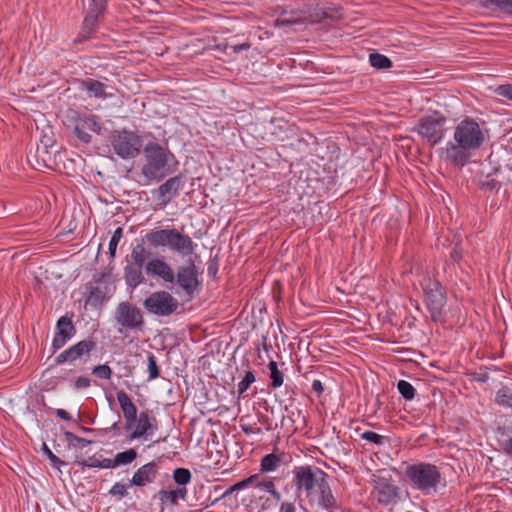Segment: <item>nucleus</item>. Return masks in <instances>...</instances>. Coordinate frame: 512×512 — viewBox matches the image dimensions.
<instances>
[{"mask_svg":"<svg viewBox=\"0 0 512 512\" xmlns=\"http://www.w3.org/2000/svg\"><path fill=\"white\" fill-rule=\"evenodd\" d=\"M485 140L480 125L471 118L463 119L454 131V141L439 150L440 156L445 155L452 165L463 167L470 158V151L477 150Z\"/></svg>","mask_w":512,"mask_h":512,"instance_id":"1","label":"nucleus"},{"mask_svg":"<svg viewBox=\"0 0 512 512\" xmlns=\"http://www.w3.org/2000/svg\"><path fill=\"white\" fill-rule=\"evenodd\" d=\"M143 241L151 248H168L182 257L191 256L195 253L197 247V244L188 234H184L175 228L152 229L144 235Z\"/></svg>","mask_w":512,"mask_h":512,"instance_id":"2","label":"nucleus"},{"mask_svg":"<svg viewBox=\"0 0 512 512\" xmlns=\"http://www.w3.org/2000/svg\"><path fill=\"white\" fill-rule=\"evenodd\" d=\"M144 155L146 163L141 171L148 180L161 181L172 173L168 167V158L174 156L168 149L156 142H149L144 147Z\"/></svg>","mask_w":512,"mask_h":512,"instance_id":"3","label":"nucleus"},{"mask_svg":"<svg viewBox=\"0 0 512 512\" xmlns=\"http://www.w3.org/2000/svg\"><path fill=\"white\" fill-rule=\"evenodd\" d=\"M405 474L412 486L424 494L435 492L442 479L439 468L425 462L409 465Z\"/></svg>","mask_w":512,"mask_h":512,"instance_id":"4","label":"nucleus"},{"mask_svg":"<svg viewBox=\"0 0 512 512\" xmlns=\"http://www.w3.org/2000/svg\"><path fill=\"white\" fill-rule=\"evenodd\" d=\"M424 300L430 317L435 323H443L446 317V290L438 279L427 277L422 282Z\"/></svg>","mask_w":512,"mask_h":512,"instance_id":"5","label":"nucleus"},{"mask_svg":"<svg viewBox=\"0 0 512 512\" xmlns=\"http://www.w3.org/2000/svg\"><path fill=\"white\" fill-rule=\"evenodd\" d=\"M447 118L438 112L420 118L417 124L411 129L417 133L423 142L429 146H436L445 137Z\"/></svg>","mask_w":512,"mask_h":512,"instance_id":"6","label":"nucleus"},{"mask_svg":"<svg viewBox=\"0 0 512 512\" xmlns=\"http://www.w3.org/2000/svg\"><path fill=\"white\" fill-rule=\"evenodd\" d=\"M110 143L114 152L122 159L135 158L141 152L142 140L140 136L127 129L112 131Z\"/></svg>","mask_w":512,"mask_h":512,"instance_id":"7","label":"nucleus"},{"mask_svg":"<svg viewBox=\"0 0 512 512\" xmlns=\"http://www.w3.org/2000/svg\"><path fill=\"white\" fill-rule=\"evenodd\" d=\"M114 319L119 326V333H123V330L142 331L145 326L143 312L129 301L118 303L114 311Z\"/></svg>","mask_w":512,"mask_h":512,"instance_id":"8","label":"nucleus"},{"mask_svg":"<svg viewBox=\"0 0 512 512\" xmlns=\"http://www.w3.org/2000/svg\"><path fill=\"white\" fill-rule=\"evenodd\" d=\"M145 310L159 317H167L177 313L178 300L168 291L160 290L151 293L143 301Z\"/></svg>","mask_w":512,"mask_h":512,"instance_id":"9","label":"nucleus"},{"mask_svg":"<svg viewBox=\"0 0 512 512\" xmlns=\"http://www.w3.org/2000/svg\"><path fill=\"white\" fill-rule=\"evenodd\" d=\"M294 473V485L298 493L304 492L306 497L313 492L321 480L328 478L327 473L318 467L309 465L296 467Z\"/></svg>","mask_w":512,"mask_h":512,"instance_id":"10","label":"nucleus"},{"mask_svg":"<svg viewBox=\"0 0 512 512\" xmlns=\"http://www.w3.org/2000/svg\"><path fill=\"white\" fill-rule=\"evenodd\" d=\"M96 348L97 341L93 337H88L75 343L57 355L54 363L56 365H61L66 362L73 363L77 360L86 362L89 360L91 353L95 351Z\"/></svg>","mask_w":512,"mask_h":512,"instance_id":"11","label":"nucleus"},{"mask_svg":"<svg viewBox=\"0 0 512 512\" xmlns=\"http://www.w3.org/2000/svg\"><path fill=\"white\" fill-rule=\"evenodd\" d=\"M175 283L182 289L188 299L194 297L200 282L197 267L192 259H189L186 265L178 267L177 273H175Z\"/></svg>","mask_w":512,"mask_h":512,"instance_id":"12","label":"nucleus"},{"mask_svg":"<svg viewBox=\"0 0 512 512\" xmlns=\"http://www.w3.org/2000/svg\"><path fill=\"white\" fill-rule=\"evenodd\" d=\"M308 504L311 508L321 507L329 512L337 507V501L332 493L330 485L325 479L321 480L319 485L314 489L313 492L307 496Z\"/></svg>","mask_w":512,"mask_h":512,"instance_id":"13","label":"nucleus"},{"mask_svg":"<svg viewBox=\"0 0 512 512\" xmlns=\"http://www.w3.org/2000/svg\"><path fill=\"white\" fill-rule=\"evenodd\" d=\"M75 334L76 327L71 318L68 316L60 317L56 324V333L51 345L53 353L64 347Z\"/></svg>","mask_w":512,"mask_h":512,"instance_id":"14","label":"nucleus"},{"mask_svg":"<svg viewBox=\"0 0 512 512\" xmlns=\"http://www.w3.org/2000/svg\"><path fill=\"white\" fill-rule=\"evenodd\" d=\"M145 272L148 276L157 277L165 283H175V272L163 258L149 260L145 265Z\"/></svg>","mask_w":512,"mask_h":512,"instance_id":"15","label":"nucleus"},{"mask_svg":"<svg viewBox=\"0 0 512 512\" xmlns=\"http://www.w3.org/2000/svg\"><path fill=\"white\" fill-rule=\"evenodd\" d=\"M182 174L169 178L157 189V201L161 206H166L180 191L184 185Z\"/></svg>","mask_w":512,"mask_h":512,"instance_id":"16","label":"nucleus"},{"mask_svg":"<svg viewBox=\"0 0 512 512\" xmlns=\"http://www.w3.org/2000/svg\"><path fill=\"white\" fill-rule=\"evenodd\" d=\"M374 482V492L380 504L387 506L395 501L399 495V488L393 484L391 479L378 477Z\"/></svg>","mask_w":512,"mask_h":512,"instance_id":"17","label":"nucleus"},{"mask_svg":"<svg viewBox=\"0 0 512 512\" xmlns=\"http://www.w3.org/2000/svg\"><path fill=\"white\" fill-rule=\"evenodd\" d=\"M116 398L125 419L124 429L129 432L134 428V424L136 423L137 408L124 390L117 391Z\"/></svg>","mask_w":512,"mask_h":512,"instance_id":"18","label":"nucleus"},{"mask_svg":"<svg viewBox=\"0 0 512 512\" xmlns=\"http://www.w3.org/2000/svg\"><path fill=\"white\" fill-rule=\"evenodd\" d=\"M151 420H154V416H151L148 410L141 411L139 416L136 417L134 428L130 430L128 440L148 439L152 435Z\"/></svg>","mask_w":512,"mask_h":512,"instance_id":"19","label":"nucleus"},{"mask_svg":"<svg viewBox=\"0 0 512 512\" xmlns=\"http://www.w3.org/2000/svg\"><path fill=\"white\" fill-rule=\"evenodd\" d=\"M158 469V465L154 461L141 466L134 473L129 485L143 487L154 482L158 475Z\"/></svg>","mask_w":512,"mask_h":512,"instance_id":"20","label":"nucleus"},{"mask_svg":"<svg viewBox=\"0 0 512 512\" xmlns=\"http://www.w3.org/2000/svg\"><path fill=\"white\" fill-rule=\"evenodd\" d=\"M48 142H43L42 145H37L35 152L29 154V162L37 169L50 168L52 162L51 153L48 151Z\"/></svg>","mask_w":512,"mask_h":512,"instance_id":"21","label":"nucleus"},{"mask_svg":"<svg viewBox=\"0 0 512 512\" xmlns=\"http://www.w3.org/2000/svg\"><path fill=\"white\" fill-rule=\"evenodd\" d=\"M142 268L132 263L124 267V279L128 287L135 289L145 281Z\"/></svg>","mask_w":512,"mask_h":512,"instance_id":"22","label":"nucleus"},{"mask_svg":"<svg viewBox=\"0 0 512 512\" xmlns=\"http://www.w3.org/2000/svg\"><path fill=\"white\" fill-rule=\"evenodd\" d=\"M99 18L97 16H93L89 13L86 14L81 31L78 36L74 39V43H81L91 37V35L96 32Z\"/></svg>","mask_w":512,"mask_h":512,"instance_id":"23","label":"nucleus"},{"mask_svg":"<svg viewBox=\"0 0 512 512\" xmlns=\"http://www.w3.org/2000/svg\"><path fill=\"white\" fill-rule=\"evenodd\" d=\"M478 7L490 12H503L512 15V0H478Z\"/></svg>","mask_w":512,"mask_h":512,"instance_id":"24","label":"nucleus"},{"mask_svg":"<svg viewBox=\"0 0 512 512\" xmlns=\"http://www.w3.org/2000/svg\"><path fill=\"white\" fill-rule=\"evenodd\" d=\"M83 87L86 89L90 97L102 98L112 97V94L105 92V84L94 79H87L82 82Z\"/></svg>","mask_w":512,"mask_h":512,"instance_id":"25","label":"nucleus"},{"mask_svg":"<svg viewBox=\"0 0 512 512\" xmlns=\"http://www.w3.org/2000/svg\"><path fill=\"white\" fill-rule=\"evenodd\" d=\"M106 299L105 292L99 287H90L88 296L85 300V307L90 306L91 308L100 307Z\"/></svg>","mask_w":512,"mask_h":512,"instance_id":"26","label":"nucleus"},{"mask_svg":"<svg viewBox=\"0 0 512 512\" xmlns=\"http://www.w3.org/2000/svg\"><path fill=\"white\" fill-rule=\"evenodd\" d=\"M268 369H269V378L271 380L269 386L271 388H278L283 384L284 381V374L281 370H279L277 362L271 360L268 363Z\"/></svg>","mask_w":512,"mask_h":512,"instance_id":"27","label":"nucleus"},{"mask_svg":"<svg viewBox=\"0 0 512 512\" xmlns=\"http://www.w3.org/2000/svg\"><path fill=\"white\" fill-rule=\"evenodd\" d=\"M150 257V252L145 248L143 244H137L133 247L131 251V259L133 261L132 264L138 266L146 265V260Z\"/></svg>","mask_w":512,"mask_h":512,"instance_id":"28","label":"nucleus"},{"mask_svg":"<svg viewBox=\"0 0 512 512\" xmlns=\"http://www.w3.org/2000/svg\"><path fill=\"white\" fill-rule=\"evenodd\" d=\"M77 121H79L81 126L86 130L92 131L98 135L102 132V124L98 121V117L95 115L79 117Z\"/></svg>","mask_w":512,"mask_h":512,"instance_id":"29","label":"nucleus"},{"mask_svg":"<svg viewBox=\"0 0 512 512\" xmlns=\"http://www.w3.org/2000/svg\"><path fill=\"white\" fill-rule=\"evenodd\" d=\"M281 464V458L279 455L274 453H270L265 455L261 459V471L262 472H272L275 471Z\"/></svg>","mask_w":512,"mask_h":512,"instance_id":"30","label":"nucleus"},{"mask_svg":"<svg viewBox=\"0 0 512 512\" xmlns=\"http://www.w3.org/2000/svg\"><path fill=\"white\" fill-rule=\"evenodd\" d=\"M369 62L376 69H389L393 66L392 61L387 56L378 52L369 55Z\"/></svg>","mask_w":512,"mask_h":512,"instance_id":"31","label":"nucleus"},{"mask_svg":"<svg viewBox=\"0 0 512 512\" xmlns=\"http://www.w3.org/2000/svg\"><path fill=\"white\" fill-rule=\"evenodd\" d=\"M138 454L134 448H130L126 451L119 452L115 455L116 466L119 467L121 465L131 464L136 458Z\"/></svg>","mask_w":512,"mask_h":512,"instance_id":"32","label":"nucleus"},{"mask_svg":"<svg viewBox=\"0 0 512 512\" xmlns=\"http://www.w3.org/2000/svg\"><path fill=\"white\" fill-rule=\"evenodd\" d=\"M63 435L69 447L80 446L81 448H85L86 446L93 443L92 440L79 437L70 431H64Z\"/></svg>","mask_w":512,"mask_h":512,"instance_id":"33","label":"nucleus"},{"mask_svg":"<svg viewBox=\"0 0 512 512\" xmlns=\"http://www.w3.org/2000/svg\"><path fill=\"white\" fill-rule=\"evenodd\" d=\"M173 480L179 486H185L191 481L192 474L187 468H176L173 471Z\"/></svg>","mask_w":512,"mask_h":512,"instance_id":"34","label":"nucleus"},{"mask_svg":"<svg viewBox=\"0 0 512 512\" xmlns=\"http://www.w3.org/2000/svg\"><path fill=\"white\" fill-rule=\"evenodd\" d=\"M397 388L405 400H412L415 397L416 390L408 381L400 380L397 383Z\"/></svg>","mask_w":512,"mask_h":512,"instance_id":"35","label":"nucleus"},{"mask_svg":"<svg viewBox=\"0 0 512 512\" xmlns=\"http://www.w3.org/2000/svg\"><path fill=\"white\" fill-rule=\"evenodd\" d=\"M107 0H90L87 13L101 17L106 9Z\"/></svg>","mask_w":512,"mask_h":512,"instance_id":"36","label":"nucleus"},{"mask_svg":"<svg viewBox=\"0 0 512 512\" xmlns=\"http://www.w3.org/2000/svg\"><path fill=\"white\" fill-rule=\"evenodd\" d=\"M496 402L503 406L512 407V391L507 388H501L496 394Z\"/></svg>","mask_w":512,"mask_h":512,"instance_id":"37","label":"nucleus"},{"mask_svg":"<svg viewBox=\"0 0 512 512\" xmlns=\"http://www.w3.org/2000/svg\"><path fill=\"white\" fill-rule=\"evenodd\" d=\"M162 505L168 504L171 507L177 506V500L173 490L161 489L157 494Z\"/></svg>","mask_w":512,"mask_h":512,"instance_id":"38","label":"nucleus"},{"mask_svg":"<svg viewBox=\"0 0 512 512\" xmlns=\"http://www.w3.org/2000/svg\"><path fill=\"white\" fill-rule=\"evenodd\" d=\"M92 374L100 379L110 380L113 372L109 365L103 364L94 366L92 368Z\"/></svg>","mask_w":512,"mask_h":512,"instance_id":"39","label":"nucleus"},{"mask_svg":"<svg viewBox=\"0 0 512 512\" xmlns=\"http://www.w3.org/2000/svg\"><path fill=\"white\" fill-rule=\"evenodd\" d=\"M123 237V229L121 227H118L111 239H110V242H109V255L111 258H114L115 257V254H116V249H117V246H118V243L119 241L121 240V238Z\"/></svg>","mask_w":512,"mask_h":512,"instance_id":"40","label":"nucleus"},{"mask_svg":"<svg viewBox=\"0 0 512 512\" xmlns=\"http://www.w3.org/2000/svg\"><path fill=\"white\" fill-rule=\"evenodd\" d=\"M255 382V375L252 371H247L244 378L238 384V395L242 396L252 383Z\"/></svg>","mask_w":512,"mask_h":512,"instance_id":"41","label":"nucleus"},{"mask_svg":"<svg viewBox=\"0 0 512 512\" xmlns=\"http://www.w3.org/2000/svg\"><path fill=\"white\" fill-rule=\"evenodd\" d=\"M148 372L149 380L160 377V370L157 365V359L153 353H148Z\"/></svg>","mask_w":512,"mask_h":512,"instance_id":"42","label":"nucleus"},{"mask_svg":"<svg viewBox=\"0 0 512 512\" xmlns=\"http://www.w3.org/2000/svg\"><path fill=\"white\" fill-rule=\"evenodd\" d=\"M342 17L341 9L337 7H326L321 9V19L337 21Z\"/></svg>","mask_w":512,"mask_h":512,"instance_id":"43","label":"nucleus"},{"mask_svg":"<svg viewBox=\"0 0 512 512\" xmlns=\"http://www.w3.org/2000/svg\"><path fill=\"white\" fill-rule=\"evenodd\" d=\"M74 133L82 143L89 144L91 142V135L84 127L81 126V123H79L77 120L74 127Z\"/></svg>","mask_w":512,"mask_h":512,"instance_id":"44","label":"nucleus"},{"mask_svg":"<svg viewBox=\"0 0 512 512\" xmlns=\"http://www.w3.org/2000/svg\"><path fill=\"white\" fill-rule=\"evenodd\" d=\"M131 485L128 484H122L120 482L115 483L111 489L109 490V494L112 496H116L118 498H123L127 495V489Z\"/></svg>","mask_w":512,"mask_h":512,"instance_id":"45","label":"nucleus"},{"mask_svg":"<svg viewBox=\"0 0 512 512\" xmlns=\"http://www.w3.org/2000/svg\"><path fill=\"white\" fill-rule=\"evenodd\" d=\"M361 438L365 439L369 442H372L376 445H382L385 443V440H386V438L384 436L379 435L373 431H366V432L362 433Z\"/></svg>","mask_w":512,"mask_h":512,"instance_id":"46","label":"nucleus"},{"mask_svg":"<svg viewBox=\"0 0 512 512\" xmlns=\"http://www.w3.org/2000/svg\"><path fill=\"white\" fill-rule=\"evenodd\" d=\"M43 451L50 460L53 467L60 469L62 465H66L64 461H62L60 458H58L44 443L43 444Z\"/></svg>","mask_w":512,"mask_h":512,"instance_id":"47","label":"nucleus"},{"mask_svg":"<svg viewBox=\"0 0 512 512\" xmlns=\"http://www.w3.org/2000/svg\"><path fill=\"white\" fill-rule=\"evenodd\" d=\"M284 409H285V411L288 413V414H287L286 419H287L291 424H294V423H295V421H296V416H297V417H300V416H301V414H302V412H301V410H300V409H298V408H293L291 405H290V406L286 405ZM282 421H285V417L283 418V420H282Z\"/></svg>","mask_w":512,"mask_h":512,"instance_id":"48","label":"nucleus"},{"mask_svg":"<svg viewBox=\"0 0 512 512\" xmlns=\"http://www.w3.org/2000/svg\"><path fill=\"white\" fill-rule=\"evenodd\" d=\"M90 385H91V380L89 377H86V376H79L73 380V386L77 390L87 389L90 387Z\"/></svg>","mask_w":512,"mask_h":512,"instance_id":"49","label":"nucleus"},{"mask_svg":"<svg viewBox=\"0 0 512 512\" xmlns=\"http://www.w3.org/2000/svg\"><path fill=\"white\" fill-rule=\"evenodd\" d=\"M463 256V250L461 248L460 242L455 243L453 249L450 252L449 258L450 261L458 263Z\"/></svg>","mask_w":512,"mask_h":512,"instance_id":"50","label":"nucleus"},{"mask_svg":"<svg viewBox=\"0 0 512 512\" xmlns=\"http://www.w3.org/2000/svg\"><path fill=\"white\" fill-rule=\"evenodd\" d=\"M75 463L80 466H87L90 468H100V465H99L100 459L96 458L95 456H91L88 459L77 460Z\"/></svg>","mask_w":512,"mask_h":512,"instance_id":"51","label":"nucleus"},{"mask_svg":"<svg viewBox=\"0 0 512 512\" xmlns=\"http://www.w3.org/2000/svg\"><path fill=\"white\" fill-rule=\"evenodd\" d=\"M496 93L499 96L512 100V84H504L498 86L496 89Z\"/></svg>","mask_w":512,"mask_h":512,"instance_id":"52","label":"nucleus"},{"mask_svg":"<svg viewBox=\"0 0 512 512\" xmlns=\"http://www.w3.org/2000/svg\"><path fill=\"white\" fill-rule=\"evenodd\" d=\"M259 479V476L257 474L255 475H252L248 478H245L239 482L236 483V488H238V490H241L243 488H246L247 486H249L250 484H253L255 483L257 480Z\"/></svg>","mask_w":512,"mask_h":512,"instance_id":"53","label":"nucleus"},{"mask_svg":"<svg viewBox=\"0 0 512 512\" xmlns=\"http://www.w3.org/2000/svg\"><path fill=\"white\" fill-rule=\"evenodd\" d=\"M255 483L258 488L265 490L267 492H270L275 487V484L272 479H265L262 481L257 480Z\"/></svg>","mask_w":512,"mask_h":512,"instance_id":"54","label":"nucleus"},{"mask_svg":"<svg viewBox=\"0 0 512 512\" xmlns=\"http://www.w3.org/2000/svg\"><path fill=\"white\" fill-rule=\"evenodd\" d=\"M100 468H103V469H109V468H116V462H115V458L113 459H109V458H104L102 460H100Z\"/></svg>","mask_w":512,"mask_h":512,"instance_id":"55","label":"nucleus"},{"mask_svg":"<svg viewBox=\"0 0 512 512\" xmlns=\"http://www.w3.org/2000/svg\"><path fill=\"white\" fill-rule=\"evenodd\" d=\"M173 492L175 494L177 502L179 501V499H181V500H185L186 499L187 489H186L185 486L179 487L177 489H173Z\"/></svg>","mask_w":512,"mask_h":512,"instance_id":"56","label":"nucleus"},{"mask_svg":"<svg viewBox=\"0 0 512 512\" xmlns=\"http://www.w3.org/2000/svg\"><path fill=\"white\" fill-rule=\"evenodd\" d=\"M280 512H296V507L292 502H284L280 506Z\"/></svg>","mask_w":512,"mask_h":512,"instance_id":"57","label":"nucleus"},{"mask_svg":"<svg viewBox=\"0 0 512 512\" xmlns=\"http://www.w3.org/2000/svg\"><path fill=\"white\" fill-rule=\"evenodd\" d=\"M312 390L318 396H320L323 393V391H324V387L322 385V382L320 380H314L313 383H312Z\"/></svg>","mask_w":512,"mask_h":512,"instance_id":"58","label":"nucleus"},{"mask_svg":"<svg viewBox=\"0 0 512 512\" xmlns=\"http://www.w3.org/2000/svg\"><path fill=\"white\" fill-rule=\"evenodd\" d=\"M55 414L65 421H70L72 419L71 415L64 409H56Z\"/></svg>","mask_w":512,"mask_h":512,"instance_id":"59","label":"nucleus"},{"mask_svg":"<svg viewBox=\"0 0 512 512\" xmlns=\"http://www.w3.org/2000/svg\"><path fill=\"white\" fill-rule=\"evenodd\" d=\"M505 453L512 457V437L503 443Z\"/></svg>","mask_w":512,"mask_h":512,"instance_id":"60","label":"nucleus"},{"mask_svg":"<svg viewBox=\"0 0 512 512\" xmlns=\"http://www.w3.org/2000/svg\"><path fill=\"white\" fill-rule=\"evenodd\" d=\"M250 46L251 45L249 43H242V44H238V45H233L231 48L234 53H239L242 50H248L250 48Z\"/></svg>","mask_w":512,"mask_h":512,"instance_id":"61","label":"nucleus"},{"mask_svg":"<svg viewBox=\"0 0 512 512\" xmlns=\"http://www.w3.org/2000/svg\"><path fill=\"white\" fill-rule=\"evenodd\" d=\"M207 270H208V274H209L210 276H215V275L217 274L218 268H217V265H216V264H214V263H210V264L208 265V269H207Z\"/></svg>","mask_w":512,"mask_h":512,"instance_id":"62","label":"nucleus"},{"mask_svg":"<svg viewBox=\"0 0 512 512\" xmlns=\"http://www.w3.org/2000/svg\"><path fill=\"white\" fill-rule=\"evenodd\" d=\"M281 23L286 26H291L300 23L299 19H282Z\"/></svg>","mask_w":512,"mask_h":512,"instance_id":"63","label":"nucleus"},{"mask_svg":"<svg viewBox=\"0 0 512 512\" xmlns=\"http://www.w3.org/2000/svg\"><path fill=\"white\" fill-rule=\"evenodd\" d=\"M271 496L276 500V501H280L281 499V494L276 490V488L274 487L270 492Z\"/></svg>","mask_w":512,"mask_h":512,"instance_id":"64","label":"nucleus"}]
</instances>
